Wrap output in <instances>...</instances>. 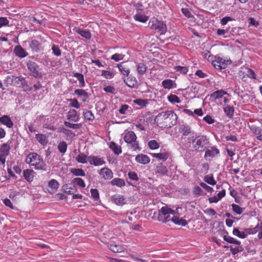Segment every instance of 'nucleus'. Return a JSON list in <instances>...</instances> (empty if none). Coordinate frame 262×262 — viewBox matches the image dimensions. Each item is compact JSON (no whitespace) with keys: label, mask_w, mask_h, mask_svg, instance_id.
Instances as JSON below:
<instances>
[{"label":"nucleus","mask_w":262,"mask_h":262,"mask_svg":"<svg viewBox=\"0 0 262 262\" xmlns=\"http://www.w3.org/2000/svg\"><path fill=\"white\" fill-rule=\"evenodd\" d=\"M209 143L206 136H199L192 140V147L195 150L202 151L206 148Z\"/></svg>","instance_id":"obj_5"},{"label":"nucleus","mask_w":262,"mask_h":262,"mask_svg":"<svg viewBox=\"0 0 262 262\" xmlns=\"http://www.w3.org/2000/svg\"><path fill=\"white\" fill-rule=\"evenodd\" d=\"M68 101L70 102V105L71 106L76 108H79L80 107V105L76 99H70Z\"/></svg>","instance_id":"obj_59"},{"label":"nucleus","mask_w":262,"mask_h":262,"mask_svg":"<svg viewBox=\"0 0 262 262\" xmlns=\"http://www.w3.org/2000/svg\"><path fill=\"white\" fill-rule=\"evenodd\" d=\"M113 203L118 206H122L125 204V198L120 194H115L112 196Z\"/></svg>","instance_id":"obj_16"},{"label":"nucleus","mask_w":262,"mask_h":262,"mask_svg":"<svg viewBox=\"0 0 262 262\" xmlns=\"http://www.w3.org/2000/svg\"><path fill=\"white\" fill-rule=\"evenodd\" d=\"M200 185L201 187H202L203 189L206 190L208 192L211 193L213 191V189L212 187L209 186L204 182H200Z\"/></svg>","instance_id":"obj_64"},{"label":"nucleus","mask_w":262,"mask_h":262,"mask_svg":"<svg viewBox=\"0 0 262 262\" xmlns=\"http://www.w3.org/2000/svg\"><path fill=\"white\" fill-rule=\"evenodd\" d=\"M172 217H171L170 221L176 225H181L182 226H185L187 224V222L183 219H180L179 217L172 215Z\"/></svg>","instance_id":"obj_30"},{"label":"nucleus","mask_w":262,"mask_h":262,"mask_svg":"<svg viewBox=\"0 0 262 262\" xmlns=\"http://www.w3.org/2000/svg\"><path fill=\"white\" fill-rule=\"evenodd\" d=\"M53 54L56 56H60L61 55V51L59 47L55 45H53L51 48Z\"/></svg>","instance_id":"obj_53"},{"label":"nucleus","mask_w":262,"mask_h":262,"mask_svg":"<svg viewBox=\"0 0 262 262\" xmlns=\"http://www.w3.org/2000/svg\"><path fill=\"white\" fill-rule=\"evenodd\" d=\"M27 164L33 166L37 170H45L46 164L41 157L35 152L29 153L26 158Z\"/></svg>","instance_id":"obj_2"},{"label":"nucleus","mask_w":262,"mask_h":262,"mask_svg":"<svg viewBox=\"0 0 262 262\" xmlns=\"http://www.w3.org/2000/svg\"><path fill=\"white\" fill-rule=\"evenodd\" d=\"M206 149L204 158L208 159L209 158H213L220 153V150L215 146H210L208 148H205Z\"/></svg>","instance_id":"obj_10"},{"label":"nucleus","mask_w":262,"mask_h":262,"mask_svg":"<svg viewBox=\"0 0 262 262\" xmlns=\"http://www.w3.org/2000/svg\"><path fill=\"white\" fill-rule=\"evenodd\" d=\"M62 189L68 194H73L74 192L76 191L75 185L72 184H66L63 185Z\"/></svg>","instance_id":"obj_28"},{"label":"nucleus","mask_w":262,"mask_h":262,"mask_svg":"<svg viewBox=\"0 0 262 262\" xmlns=\"http://www.w3.org/2000/svg\"><path fill=\"white\" fill-rule=\"evenodd\" d=\"M83 116L85 119L89 121H93L95 119L94 115L92 113V112L90 111H87L86 112L83 113Z\"/></svg>","instance_id":"obj_55"},{"label":"nucleus","mask_w":262,"mask_h":262,"mask_svg":"<svg viewBox=\"0 0 262 262\" xmlns=\"http://www.w3.org/2000/svg\"><path fill=\"white\" fill-rule=\"evenodd\" d=\"M99 174L105 180H110L113 177V173L112 170L106 167L101 168L99 172Z\"/></svg>","instance_id":"obj_12"},{"label":"nucleus","mask_w":262,"mask_h":262,"mask_svg":"<svg viewBox=\"0 0 262 262\" xmlns=\"http://www.w3.org/2000/svg\"><path fill=\"white\" fill-rule=\"evenodd\" d=\"M137 136L133 131H128L123 137L124 141L129 145L133 151L140 150L139 143L137 140Z\"/></svg>","instance_id":"obj_4"},{"label":"nucleus","mask_w":262,"mask_h":262,"mask_svg":"<svg viewBox=\"0 0 262 262\" xmlns=\"http://www.w3.org/2000/svg\"><path fill=\"white\" fill-rule=\"evenodd\" d=\"M33 173V170L26 169L24 170V177L28 182L30 183L33 181L34 178Z\"/></svg>","instance_id":"obj_29"},{"label":"nucleus","mask_w":262,"mask_h":262,"mask_svg":"<svg viewBox=\"0 0 262 262\" xmlns=\"http://www.w3.org/2000/svg\"><path fill=\"white\" fill-rule=\"evenodd\" d=\"M136 161L139 163L142 164H147L150 162V158L149 157L144 154L138 155L135 158Z\"/></svg>","instance_id":"obj_20"},{"label":"nucleus","mask_w":262,"mask_h":262,"mask_svg":"<svg viewBox=\"0 0 262 262\" xmlns=\"http://www.w3.org/2000/svg\"><path fill=\"white\" fill-rule=\"evenodd\" d=\"M231 206L233 211L237 214H242L244 209V208H241L238 205H236L235 204H232Z\"/></svg>","instance_id":"obj_52"},{"label":"nucleus","mask_w":262,"mask_h":262,"mask_svg":"<svg viewBox=\"0 0 262 262\" xmlns=\"http://www.w3.org/2000/svg\"><path fill=\"white\" fill-rule=\"evenodd\" d=\"M134 103L142 107H144L148 104V100L147 99H142L139 98L134 100Z\"/></svg>","instance_id":"obj_42"},{"label":"nucleus","mask_w":262,"mask_h":262,"mask_svg":"<svg viewBox=\"0 0 262 262\" xmlns=\"http://www.w3.org/2000/svg\"><path fill=\"white\" fill-rule=\"evenodd\" d=\"M30 48L36 52H38L40 50L41 43L37 40H32L29 43Z\"/></svg>","instance_id":"obj_31"},{"label":"nucleus","mask_w":262,"mask_h":262,"mask_svg":"<svg viewBox=\"0 0 262 262\" xmlns=\"http://www.w3.org/2000/svg\"><path fill=\"white\" fill-rule=\"evenodd\" d=\"M228 94L227 92L222 89L215 91L210 94V96L214 99L222 98L225 95Z\"/></svg>","instance_id":"obj_24"},{"label":"nucleus","mask_w":262,"mask_h":262,"mask_svg":"<svg viewBox=\"0 0 262 262\" xmlns=\"http://www.w3.org/2000/svg\"><path fill=\"white\" fill-rule=\"evenodd\" d=\"M124 57V55L122 54H119V53H116L115 54H113L111 57V59L112 60H113L115 61H119L120 60H122L123 59Z\"/></svg>","instance_id":"obj_58"},{"label":"nucleus","mask_w":262,"mask_h":262,"mask_svg":"<svg viewBox=\"0 0 262 262\" xmlns=\"http://www.w3.org/2000/svg\"><path fill=\"white\" fill-rule=\"evenodd\" d=\"M74 94L81 97V100L83 102H85L88 99V93L83 89H76L74 92Z\"/></svg>","instance_id":"obj_25"},{"label":"nucleus","mask_w":262,"mask_h":262,"mask_svg":"<svg viewBox=\"0 0 262 262\" xmlns=\"http://www.w3.org/2000/svg\"><path fill=\"white\" fill-rule=\"evenodd\" d=\"M212 64L214 68L217 70L223 69L226 67L225 60L219 56L214 57V59L212 61Z\"/></svg>","instance_id":"obj_11"},{"label":"nucleus","mask_w":262,"mask_h":262,"mask_svg":"<svg viewBox=\"0 0 262 262\" xmlns=\"http://www.w3.org/2000/svg\"><path fill=\"white\" fill-rule=\"evenodd\" d=\"M64 124L66 127L73 129H79L81 127V123L73 124L68 121H64Z\"/></svg>","instance_id":"obj_51"},{"label":"nucleus","mask_w":262,"mask_h":262,"mask_svg":"<svg viewBox=\"0 0 262 262\" xmlns=\"http://www.w3.org/2000/svg\"><path fill=\"white\" fill-rule=\"evenodd\" d=\"M223 239L224 241H226L229 243L234 244L237 245H241V243L239 241H238L236 239L230 236L224 235L223 237Z\"/></svg>","instance_id":"obj_41"},{"label":"nucleus","mask_w":262,"mask_h":262,"mask_svg":"<svg viewBox=\"0 0 262 262\" xmlns=\"http://www.w3.org/2000/svg\"><path fill=\"white\" fill-rule=\"evenodd\" d=\"M71 173L74 176L84 177L85 173L81 168H73L71 170Z\"/></svg>","instance_id":"obj_44"},{"label":"nucleus","mask_w":262,"mask_h":262,"mask_svg":"<svg viewBox=\"0 0 262 262\" xmlns=\"http://www.w3.org/2000/svg\"><path fill=\"white\" fill-rule=\"evenodd\" d=\"M149 148L151 149H157L159 147V143L154 140H150L148 143Z\"/></svg>","instance_id":"obj_56"},{"label":"nucleus","mask_w":262,"mask_h":262,"mask_svg":"<svg viewBox=\"0 0 262 262\" xmlns=\"http://www.w3.org/2000/svg\"><path fill=\"white\" fill-rule=\"evenodd\" d=\"M101 76L106 79H111L114 77V75L113 72L110 71L102 70L101 72Z\"/></svg>","instance_id":"obj_57"},{"label":"nucleus","mask_w":262,"mask_h":262,"mask_svg":"<svg viewBox=\"0 0 262 262\" xmlns=\"http://www.w3.org/2000/svg\"><path fill=\"white\" fill-rule=\"evenodd\" d=\"M192 192L193 194L195 195H202L203 194L202 189L198 186H194L193 188Z\"/></svg>","instance_id":"obj_62"},{"label":"nucleus","mask_w":262,"mask_h":262,"mask_svg":"<svg viewBox=\"0 0 262 262\" xmlns=\"http://www.w3.org/2000/svg\"><path fill=\"white\" fill-rule=\"evenodd\" d=\"M169 152L165 149H161L160 152L159 153L152 154V156L154 158L159 159L164 161H166L169 157Z\"/></svg>","instance_id":"obj_17"},{"label":"nucleus","mask_w":262,"mask_h":262,"mask_svg":"<svg viewBox=\"0 0 262 262\" xmlns=\"http://www.w3.org/2000/svg\"><path fill=\"white\" fill-rule=\"evenodd\" d=\"M13 51L15 56L20 58H24L28 55V52L20 45L15 47Z\"/></svg>","instance_id":"obj_15"},{"label":"nucleus","mask_w":262,"mask_h":262,"mask_svg":"<svg viewBox=\"0 0 262 262\" xmlns=\"http://www.w3.org/2000/svg\"><path fill=\"white\" fill-rule=\"evenodd\" d=\"M9 23V21L6 17H0V28L4 26H8Z\"/></svg>","instance_id":"obj_61"},{"label":"nucleus","mask_w":262,"mask_h":262,"mask_svg":"<svg viewBox=\"0 0 262 262\" xmlns=\"http://www.w3.org/2000/svg\"><path fill=\"white\" fill-rule=\"evenodd\" d=\"M73 184L75 185H77L82 188H84L85 187V184L84 181L80 178H76L73 180Z\"/></svg>","instance_id":"obj_49"},{"label":"nucleus","mask_w":262,"mask_h":262,"mask_svg":"<svg viewBox=\"0 0 262 262\" xmlns=\"http://www.w3.org/2000/svg\"><path fill=\"white\" fill-rule=\"evenodd\" d=\"M162 86L165 89H172L176 88V84L170 79L164 80L162 82Z\"/></svg>","instance_id":"obj_23"},{"label":"nucleus","mask_w":262,"mask_h":262,"mask_svg":"<svg viewBox=\"0 0 262 262\" xmlns=\"http://www.w3.org/2000/svg\"><path fill=\"white\" fill-rule=\"evenodd\" d=\"M107 247L114 253H120L125 250V248L123 246L116 244L114 242L108 243Z\"/></svg>","instance_id":"obj_13"},{"label":"nucleus","mask_w":262,"mask_h":262,"mask_svg":"<svg viewBox=\"0 0 262 262\" xmlns=\"http://www.w3.org/2000/svg\"><path fill=\"white\" fill-rule=\"evenodd\" d=\"M246 75L250 78L256 79V76L254 71L251 69H248Z\"/></svg>","instance_id":"obj_63"},{"label":"nucleus","mask_w":262,"mask_h":262,"mask_svg":"<svg viewBox=\"0 0 262 262\" xmlns=\"http://www.w3.org/2000/svg\"><path fill=\"white\" fill-rule=\"evenodd\" d=\"M174 69L176 72H178L181 74H186L188 71L187 67H182V66H176L174 68Z\"/></svg>","instance_id":"obj_54"},{"label":"nucleus","mask_w":262,"mask_h":262,"mask_svg":"<svg viewBox=\"0 0 262 262\" xmlns=\"http://www.w3.org/2000/svg\"><path fill=\"white\" fill-rule=\"evenodd\" d=\"M175 211L167 206H163L158 211L157 220L163 223H166L171 220L170 215H174Z\"/></svg>","instance_id":"obj_3"},{"label":"nucleus","mask_w":262,"mask_h":262,"mask_svg":"<svg viewBox=\"0 0 262 262\" xmlns=\"http://www.w3.org/2000/svg\"><path fill=\"white\" fill-rule=\"evenodd\" d=\"M155 171L156 173L164 175L167 173V169L166 167L164 165L161 163L157 166Z\"/></svg>","instance_id":"obj_34"},{"label":"nucleus","mask_w":262,"mask_h":262,"mask_svg":"<svg viewBox=\"0 0 262 262\" xmlns=\"http://www.w3.org/2000/svg\"><path fill=\"white\" fill-rule=\"evenodd\" d=\"M249 128L252 133L257 135L256 139L259 141H262V129L261 127L253 124L249 126Z\"/></svg>","instance_id":"obj_14"},{"label":"nucleus","mask_w":262,"mask_h":262,"mask_svg":"<svg viewBox=\"0 0 262 262\" xmlns=\"http://www.w3.org/2000/svg\"><path fill=\"white\" fill-rule=\"evenodd\" d=\"M111 183L113 186H117L119 187L124 186L125 183L123 180L120 178H115L111 181Z\"/></svg>","instance_id":"obj_35"},{"label":"nucleus","mask_w":262,"mask_h":262,"mask_svg":"<svg viewBox=\"0 0 262 262\" xmlns=\"http://www.w3.org/2000/svg\"><path fill=\"white\" fill-rule=\"evenodd\" d=\"M110 148L117 155H119L122 150L120 147H119L118 145L114 142H111L110 144Z\"/></svg>","instance_id":"obj_45"},{"label":"nucleus","mask_w":262,"mask_h":262,"mask_svg":"<svg viewBox=\"0 0 262 262\" xmlns=\"http://www.w3.org/2000/svg\"><path fill=\"white\" fill-rule=\"evenodd\" d=\"M179 132L183 136H187L191 133L190 126L186 124L181 125L179 128Z\"/></svg>","instance_id":"obj_18"},{"label":"nucleus","mask_w":262,"mask_h":262,"mask_svg":"<svg viewBox=\"0 0 262 262\" xmlns=\"http://www.w3.org/2000/svg\"><path fill=\"white\" fill-rule=\"evenodd\" d=\"M233 234L241 238H245L246 234L245 229L243 231H240L237 228H234L232 231Z\"/></svg>","instance_id":"obj_40"},{"label":"nucleus","mask_w":262,"mask_h":262,"mask_svg":"<svg viewBox=\"0 0 262 262\" xmlns=\"http://www.w3.org/2000/svg\"><path fill=\"white\" fill-rule=\"evenodd\" d=\"M10 146L8 143L1 145L0 147V162L4 164L6 162V157L10 154Z\"/></svg>","instance_id":"obj_7"},{"label":"nucleus","mask_w":262,"mask_h":262,"mask_svg":"<svg viewBox=\"0 0 262 262\" xmlns=\"http://www.w3.org/2000/svg\"><path fill=\"white\" fill-rule=\"evenodd\" d=\"M177 115L172 111L159 113L155 118V122L159 127L170 128L177 123Z\"/></svg>","instance_id":"obj_1"},{"label":"nucleus","mask_w":262,"mask_h":262,"mask_svg":"<svg viewBox=\"0 0 262 262\" xmlns=\"http://www.w3.org/2000/svg\"><path fill=\"white\" fill-rule=\"evenodd\" d=\"M67 119L74 122H77L79 120V116L77 111L74 109H71L68 113Z\"/></svg>","instance_id":"obj_22"},{"label":"nucleus","mask_w":262,"mask_h":262,"mask_svg":"<svg viewBox=\"0 0 262 262\" xmlns=\"http://www.w3.org/2000/svg\"><path fill=\"white\" fill-rule=\"evenodd\" d=\"M0 122L6 126L8 128H11L13 126V123L10 117L7 115H4L0 117Z\"/></svg>","instance_id":"obj_19"},{"label":"nucleus","mask_w":262,"mask_h":262,"mask_svg":"<svg viewBox=\"0 0 262 262\" xmlns=\"http://www.w3.org/2000/svg\"><path fill=\"white\" fill-rule=\"evenodd\" d=\"M89 163L90 165L95 166H99L104 165L105 163L103 158L97 156H89Z\"/></svg>","instance_id":"obj_9"},{"label":"nucleus","mask_w":262,"mask_h":262,"mask_svg":"<svg viewBox=\"0 0 262 262\" xmlns=\"http://www.w3.org/2000/svg\"><path fill=\"white\" fill-rule=\"evenodd\" d=\"M62 133L67 137H74L75 136V133L68 129L63 128L61 130Z\"/></svg>","instance_id":"obj_60"},{"label":"nucleus","mask_w":262,"mask_h":262,"mask_svg":"<svg viewBox=\"0 0 262 262\" xmlns=\"http://www.w3.org/2000/svg\"><path fill=\"white\" fill-rule=\"evenodd\" d=\"M35 138L37 141L42 146L46 145L48 144V138L47 136L44 134H37L35 135Z\"/></svg>","instance_id":"obj_26"},{"label":"nucleus","mask_w":262,"mask_h":262,"mask_svg":"<svg viewBox=\"0 0 262 262\" xmlns=\"http://www.w3.org/2000/svg\"><path fill=\"white\" fill-rule=\"evenodd\" d=\"M147 66L143 63H139L137 65L138 73L140 75H143L147 71Z\"/></svg>","instance_id":"obj_39"},{"label":"nucleus","mask_w":262,"mask_h":262,"mask_svg":"<svg viewBox=\"0 0 262 262\" xmlns=\"http://www.w3.org/2000/svg\"><path fill=\"white\" fill-rule=\"evenodd\" d=\"M90 192L91 194V196L94 201H97L99 200V193L97 189L92 188L90 190Z\"/></svg>","instance_id":"obj_50"},{"label":"nucleus","mask_w":262,"mask_h":262,"mask_svg":"<svg viewBox=\"0 0 262 262\" xmlns=\"http://www.w3.org/2000/svg\"><path fill=\"white\" fill-rule=\"evenodd\" d=\"M48 186L52 192H54L58 188L59 183L56 180L52 179L49 182Z\"/></svg>","instance_id":"obj_32"},{"label":"nucleus","mask_w":262,"mask_h":262,"mask_svg":"<svg viewBox=\"0 0 262 262\" xmlns=\"http://www.w3.org/2000/svg\"><path fill=\"white\" fill-rule=\"evenodd\" d=\"M27 66L32 76L35 78L41 77V73L38 71L39 67L36 62L30 60L27 62Z\"/></svg>","instance_id":"obj_8"},{"label":"nucleus","mask_w":262,"mask_h":262,"mask_svg":"<svg viewBox=\"0 0 262 262\" xmlns=\"http://www.w3.org/2000/svg\"><path fill=\"white\" fill-rule=\"evenodd\" d=\"M125 84L129 88H134L137 86L138 81L135 77L129 76L124 80Z\"/></svg>","instance_id":"obj_21"},{"label":"nucleus","mask_w":262,"mask_h":262,"mask_svg":"<svg viewBox=\"0 0 262 262\" xmlns=\"http://www.w3.org/2000/svg\"><path fill=\"white\" fill-rule=\"evenodd\" d=\"M204 181L210 185L214 186L216 184V181L213 178V174H207L204 178Z\"/></svg>","instance_id":"obj_38"},{"label":"nucleus","mask_w":262,"mask_h":262,"mask_svg":"<svg viewBox=\"0 0 262 262\" xmlns=\"http://www.w3.org/2000/svg\"><path fill=\"white\" fill-rule=\"evenodd\" d=\"M225 113L229 118H232L234 114V107L229 105H226L224 107Z\"/></svg>","instance_id":"obj_33"},{"label":"nucleus","mask_w":262,"mask_h":262,"mask_svg":"<svg viewBox=\"0 0 262 262\" xmlns=\"http://www.w3.org/2000/svg\"><path fill=\"white\" fill-rule=\"evenodd\" d=\"M76 32L86 39H90L91 37V34L88 30L78 29Z\"/></svg>","instance_id":"obj_37"},{"label":"nucleus","mask_w":262,"mask_h":262,"mask_svg":"<svg viewBox=\"0 0 262 262\" xmlns=\"http://www.w3.org/2000/svg\"><path fill=\"white\" fill-rule=\"evenodd\" d=\"M68 145L65 141L60 142L58 145V149L62 154H64L67 150Z\"/></svg>","instance_id":"obj_43"},{"label":"nucleus","mask_w":262,"mask_h":262,"mask_svg":"<svg viewBox=\"0 0 262 262\" xmlns=\"http://www.w3.org/2000/svg\"><path fill=\"white\" fill-rule=\"evenodd\" d=\"M151 29L156 30L160 35L164 34L167 31V27L165 24L157 19L151 20Z\"/></svg>","instance_id":"obj_6"},{"label":"nucleus","mask_w":262,"mask_h":262,"mask_svg":"<svg viewBox=\"0 0 262 262\" xmlns=\"http://www.w3.org/2000/svg\"><path fill=\"white\" fill-rule=\"evenodd\" d=\"M118 67L121 73L124 76H128L130 73L129 69L124 67L122 63L118 64Z\"/></svg>","instance_id":"obj_47"},{"label":"nucleus","mask_w":262,"mask_h":262,"mask_svg":"<svg viewBox=\"0 0 262 262\" xmlns=\"http://www.w3.org/2000/svg\"><path fill=\"white\" fill-rule=\"evenodd\" d=\"M229 247L230 248V251L233 255L241 252L244 250V248L242 246H240V245L234 247L233 246H230Z\"/></svg>","instance_id":"obj_46"},{"label":"nucleus","mask_w":262,"mask_h":262,"mask_svg":"<svg viewBox=\"0 0 262 262\" xmlns=\"http://www.w3.org/2000/svg\"><path fill=\"white\" fill-rule=\"evenodd\" d=\"M168 100L171 103H179L181 102L180 98L176 95L171 94L167 97Z\"/></svg>","instance_id":"obj_48"},{"label":"nucleus","mask_w":262,"mask_h":262,"mask_svg":"<svg viewBox=\"0 0 262 262\" xmlns=\"http://www.w3.org/2000/svg\"><path fill=\"white\" fill-rule=\"evenodd\" d=\"M134 18L135 20L138 21H140L141 23H145L148 19V16H147L144 14H141V13H138V14H135L134 16Z\"/></svg>","instance_id":"obj_36"},{"label":"nucleus","mask_w":262,"mask_h":262,"mask_svg":"<svg viewBox=\"0 0 262 262\" xmlns=\"http://www.w3.org/2000/svg\"><path fill=\"white\" fill-rule=\"evenodd\" d=\"M76 161L79 163L86 164L89 162V156L83 152H80L76 157Z\"/></svg>","instance_id":"obj_27"}]
</instances>
